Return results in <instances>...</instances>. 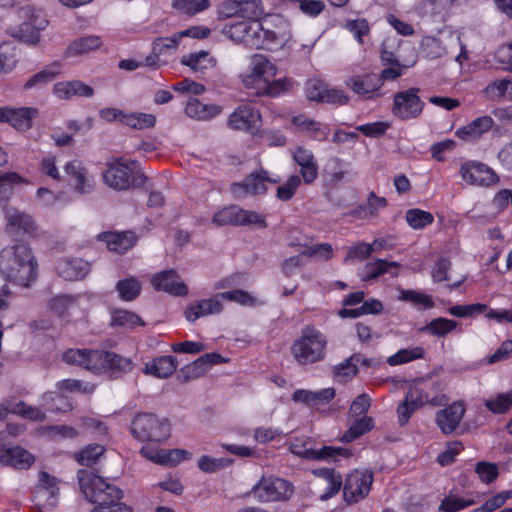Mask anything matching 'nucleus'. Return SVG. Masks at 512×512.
<instances>
[{
	"label": "nucleus",
	"instance_id": "obj_1",
	"mask_svg": "<svg viewBox=\"0 0 512 512\" xmlns=\"http://www.w3.org/2000/svg\"><path fill=\"white\" fill-rule=\"evenodd\" d=\"M77 478L85 499L94 504L90 512H133L132 507L121 502L122 489L109 479L87 470H79Z\"/></svg>",
	"mask_w": 512,
	"mask_h": 512
},
{
	"label": "nucleus",
	"instance_id": "obj_2",
	"mask_svg": "<svg viewBox=\"0 0 512 512\" xmlns=\"http://www.w3.org/2000/svg\"><path fill=\"white\" fill-rule=\"evenodd\" d=\"M68 364L78 365L96 375L119 378L130 372L132 361L114 352L96 349H68L62 356Z\"/></svg>",
	"mask_w": 512,
	"mask_h": 512
},
{
	"label": "nucleus",
	"instance_id": "obj_3",
	"mask_svg": "<svg viewBox=\"0 0 512 512\" xmlns=\"http://www.w3.org/2000/svg\"><path fill=\"white\" fill-rule=\"evenodd\" d=\"M277 72L276 64L268 56L256 53L250 57L248 68L239 75V79L255 94L275 97L288 87L286 79H275Z\"/></svg>",
	"mask_w": 512,
	"mask_h": 512
},
{
	"label": "nucleus",
	"instance_id": "obj_4",
	"mask_svg": "<svg viewBox=\"0 0 512 512\" xmlns=\"http://www.w3.org/2000/svg\"><path fill=\"white\" fill-rule=\"evenodd\" d=\"M0 273L16 285L29 287L38 277V263L29 246L23 243L0 252Z\"/></svg>",
	"mask_w": 512,
	"mask_h": 512
},
{
	"label": "nucleus",
	"instance_id": "obj_5",
	"mask_svg": "<svg viewBox=\"0 0 512 512\" xmlns=\"http://www.w3.org/2000/svg\"><path fill=\"white\" fill-rule=\"evenodd\" d=\"M257 28L254 38L250 39L251 48L279 51L292 47L291 25L281 15H271L263 20H257Z\"/></svg>",
	"mask_w": 512,
	"mask_h": 512
},
{
	"label": "nucleus",
	"instance_id": "obj_6",
	"mask_svg": "<svg viewBox=\"0 0 512 512\" xmlns=\"http://www.w3.org/2000/svg\"><path fill=\"white\" fill-rule=\"evenodd\" d=\"M145 175L141 172L139 165L134 160L124 158L115 159L107 163L103 173L104 183L118 191L128 190L132 187L144 184Z\"/></svg>",
	"mask_w": 512,
	"mask_h": 512
},
{
	"label": "nucleus",
	"instance_id": "obj_7",
	"mask_svg": "<svg viewBox=\"0 0 512 512\" xmlns=\"http://www.w3.org/2000/svg\"><path fill=\"white\" fill-rule=\"evenodd\" d=\"M326 347V336L316 327L307 325L291 346V352L299 364L305 365L323 360Z\"/></svg>",
	"mask_w": 512,
	"mask_h": 512
},
{
	"label": "nucleus",
	"instance_id": "obj_8",
	"mask_svg": "<svg viewBox=\"0 0 512 512\" xmlns=\"http://www.w3.org/2000/svg\"><path fill=\"white\" fill-rule=\"evenodd\" d=\"M131 433L141 441L161 442L169 438L171 427L167 418L144 412L133 418Z\"/></svg>",
	"mask_w": 512,
	"mask_h": 512
},
{
	"label": "nucleus",
	"instance_id": "obj_9",
	"mask_svg": "<svg viewBox=\"0 0 512 512\" xmlns=\"http://www.w3.org/2000/svg\"><path fill=\"white\" fill-rule=\"evenodd\" d=\"M19 16L24 19L23 23L9 27V34L25 43L37 44L40 40V31L44 30L48 24L42 11L32 6H25L19 10Z\"/></svg>",
	"mask_w": 512,
	"mask_h": 512
},
{
	"label": "nucleus",
	"instance_id": "obj_10",
	"mask_svg": "<svg viewBox=\"0 0 512 512\" xmlns=\"http://www.w3.org/2000/svg\"><path fill=\"white\" fill-rule=\"evenodd\" d=\"M449 399L445 394H436L430 396L429 392L419 386H412L406 393L402 403L397 408L399 422L404 425L408 422L411 415L421 408L429 404L433 407H440L447 405Z\"/></svg>",
	"mask_w": 512,
	"mask_h": 512
},
{
	"label": "nucleus",
	"instance_id": "obj_11",
	"mask_svg": "<svg viewBox=\"0 0 512 512\" xmlns=\"http://www.w3.org/2000/svg\"><path fill=\"white\" fill-rule=\"evenodd\" d=\"M212 222L217 226L237 225L254 226L256 228H265L267 226L263 215L252 210H245L236 205L225 207L216 212L213 215Z\"/></svg>",
	"mask_w": 512,
	"mask_h": 512
},
{
	"label": "nucleus",
	"instance_id": "obj_12",
	"mask_svg": "<svg viewBox=\"0 0 512 512\" xmlns=\"http://www.w3.org/2000/svg\"><path fill=\"white\" fill-rule=\"evenodd\" d=\"M253 496L259 502L288 500L293 494L290 482L278 477H263L252 488Z\"/></svg>",
	"mask_w": 512,
	"mask_h": 512
},
{
	"label": "nucleus",
	"instance_id": "obj_13",
	"mask_svg": "<svg viewBox=\"0 0 512 512\" xmlns=\"http://www.w3.org/2000/svg\"><path fill=\"white\" fill-rule=\"evenodd\" d=\"M278 176H270L269 172L263 169L251 172L242 182L234 183L231 192L235 198H243L247 195L264 194L268 184L278 183Z\"/></svg>",
	"mask_w": 512,
	"mask_h": 512
},
{
	"label": "nucleus",
	"instance_id": "obj_14",
	"mask_svg": "<svg viewBox=\"0 0 512 512\" xmlns=\"http://www.w3.org/2000/svg\"><path fill=\"white\" fill-rule=\"evenodd\" d=\"M373 474L369 470H354L347 475L343 485L344 500L348 504L364 499L371 490Z\"/></svg>",
	"mask_w": 512,
	"mask_h": 512
},
{
	"label": "nucleus",
	"instance_id": "obj_15",
	"mask_svg": "<svg viewBox=\"0 0 512 512\" xmlns=\"http://www.w3.org/2000/svg\"><path fill=\"white\" fill-rule=\"evenodd\" d=\"M463 181L472 186L490 187L498 183L499 177L486 164L478 161H466L459 169Z\"/></svg>",
	"mask_w": 512,
	"mask_h": 512
},
{
	"label": "nucleus",
	"instance_id": "obj_16",
	"mask_svg": "<svg viewBox=\"0 0 512 512\" xmlns=\"http://www.w3.org/2000/svg\"><path fill=\"white\" fill-rule=\"evenodd\" d=\"M418 89L410 88L394 95L392 113L402 120L417 118L423 111L424 102L418 96Z\"/></svg>",
	"mask_w": 512,
	"mask_h": 512
},
{
	"label": "nucleus",
	"instance_id": "obj_17",
	"mask_svg": "<svg viewBox=\"0 0 512 512\" xmlns=\"http://www.w3.org/2000/svg\"><path fill=\"white\" fill-rule=\"evenodd\" d=\"M64 173L68 185L75 193L85 195L94 190V177L80 160L73 159L68 161L64 165Z\"/></svg>",
	"mask_w": 512,
	"mask_h": 512
},
{
	"label": "nucleus",
	"instance_id": "obj_18",
	"mask_svg": "<svg viewBox=\"0 0 512 512\" xmlns=\"http://www.w3.org/2000/svg\"><path fill=\"white\" fill-rule=\"evenodd\" d=\"M261 114L254 106L244 104L237 107L229 116L227 125L233 130L254 133L260 126Z\"/></svg>",
	"mask_w": 512,
	"mask_h": 512
},
{
	"label": "nucleus",
	"instance_id": "obj_19",
	"mask_svg": "<svg viewBox=\"0 0 512 512\" xmlns=\"http://www.w3.org/2000/svg\"><path fill=\"white\" fill-rule=\"evenodd\" d=\"M35 457L20 446H11L4 442V433H0V463L16 469H28Z\"/></svg>",
	"mask_w": 512,
	"mask_h": 512
},
{
	"label": "nucleus",
	"instance_id": "obj_20",
	"mask_svg": "<svg viewBox=\"0 0 512 512\" xmlns=\"http://www.w3.org/2000/svg\"><path fill=\"white\" fill-rule=\"evenodd\" d=\"M346 85L364 99H374L381 96V78L375 73L352 76L346 81Z\"/></svg>",
	"mask_w": 512,
	"mask_h": 512
},
{
	"label": "nucleus",
	"instance_id": "obj_21",
	"mask_svg": "<svg viewBox=\"0 0 512 512\" xmlns=\"http://www.w3.org/2000/svg\"><path fill=\"white\" fill-rule=\"evenodd\" d=\"M466 407L463 400H457L439 410L435 416L438 428L444 434H452L461 423Z\"/></svg>",
	"mask_w": 512,
	"mask_h": 512
},
{
	"label": "nucleus",
	"instance_id": "obj_22",
	"mask_svg": "<svg viewBox=\"0 0 512 512\" xmlns=\"http://www.w3.org/2000/svg\"><path fill=\"white\" fill-rule=\"evenodd\" d=\"M58 493L56 478L46 472H41L34 496L36 504L45 509H52L57 505Z\"/></svg>",
	"mask_w": 512,
	"mask_h": 512
},
{
	"label": "nucleus",
	"instance_id": "obj_23",
	"mask_svg": "<svg viewBox=\"0 0 512 512\" xmlns=\"http://www.w3.org/2000/svg\"><path fill=\"white\" fill-rule=\"evenodd\" d=\"M151 284L155 290L174 296H186L188 294L187 285L181 281L174 270H165L155 274L151 279Z\"/></svg>",
	"mask_w": 512,
	"mask_h": 512
},
{
	"label": "nucleus",
	"instance_id": "obj_24",
	"mask_svg": "<svg viewBox=\"0 0 512 512\" xmlns=\"http://www.w3.org/2000/svg\"><path fill=\"white\" fill-rule=\"evenodd\" d=\"M256 29L257 20H241L225 24L221 32L231 41L251 48L250 39L254 38Z\"/></svg>",
	"mask_w": 512,
	"mask_h": 512
},
{
	"label": "nucleus",
	"instance_id": "obj_25",
	"mask_svg": "<svg viewBox=\"0 0 512 512\" xmlns=\"http://www.w3.org/2000/svg\"><path fill=\"white\" fill-rule=\"evenodd\" d=\"M223 310V304L219 294L211 298L196 301L187 306L185 310V317L189 322H195L201 317L208 315L219 314Z\"/></svg>",
	"mask_w": 512,
	"mask_h": 512
},
{
	"label": "nucleus",
	"instance_id": "obj_26",
	"mask_svg": "<svg viewBox=\"0 0 512 512\" xmlns=\"http://www.w3.org/2000/svg\"><path fill=\"white\" fill-rule=\"evenodd\" d=\"M52 93L57 99L70 100L75 96L90 98L94 89L80 80L61 81L54 84Z\"/></svg>",
	"mask_w": 512,
	"mask_h": 512
},
{
	"label": "nucleus",
	"instance_id": "obj_27",
	"mask_svg": "<svg viewBox=\"0 0 512 512\" xmlns=\"http://www.w3.org/2000/svg\"><path fill=\"white\" fill-rule=\"evenodd\" d=\"M292 452L310 460H322L328 463H336L341 459H348L352 456L350 449L333 446H323L320 449H305L303 452L292 450Z\"/></svg>",
	"mask_w": 512,
	"mask_h": 512
},
{
	"label": "nucleus",
	"instance_id": "obj_28",
	"mask_svg": "<svg viewBox=\"0 0 512 512\" xmlns=\"http://www.w3.org/2000/svg\"><path fill=\"white\" fill-rule=\"evenodd\" d=\"M293 159L300 166L304 183L312 184L318 177V165L312 151L297 147L293 152Z\"/></svg>",
	"mask_w": 512,
	"mask_h": 512
},
{
	"label": "nucleus",
	"instance_id": "obj_29",
	"mask_svg": "<svg viewBox=\"0 0 512 512\" xmlns=\"http://www.w3.org/2000/svg\"><path fill=\"white\" fill-rule=\"evenodd\" d=\"M56 270L64 280H81L89 273L90 263L81 258L62 259L57 263Z\"/></svg>",
	"mask_w": 512,
	"mask_h": 512
},
{
	"label": "nucleus",
	"instance_id": "obj_30",
	"mask_svg": "<svg viewBox=\"0 0 512 512\" xmlns=\"http://www.w3.org/2000/svg\"><path fill=\"white\" fill-rule=\"evenodd\" d=\"M493 125V118L488 115H484L472 120L465 126L459 127L455 134L458 138L465 141L477 140L484 133L488 132Z\"/></svg>",
	"mask_w": 512,
	"mask_h": 512
},
{
	"label": "nucleus",
	"instance_id": "obj_31",
	"mask_svg": "<svg viewBox=\"0 0 512 512\" xmlns=\"http://www.w3.org/2000/svg\"><path fill=\"white\" fill-rule=\"evenodd\" d=\"M99 240L107 244L110 251L117 253H124L134 246L136 243V236L131 231L126 232H106L98 235Z\"/></svg>",
	"mask_w": 512,
	"mask_h": 512
},
{
	"label": "nucleus",
	"instance_id": "obj_32",
	"mask_svg": "<svg viewBox=\"0 0 512 512\" xmlns=\"http://www.w3.org/2000/svg\"><path fill=\"white\" fill-rule=\"evenodd\" d=\"M312 474L325 481L326 488L323 494L319 496L321 501H326L334 497L343 485L342 476L334 468H318L312 471Z\"/></svg>",
	"mask_w": 512,
	"mask_h": 512
},
{
	"label": "nucleus",
	"instance_id": "obj_33",
	"mask_svg": "<svg viewBox=\"0 0 512 512\" xmlns=\"http://www.w3.org/2000/svg\"><path fill=\"white\" fill-rule=\"evenodd\" d=\"M178 362L174 356H160L145 364L143 372L156 378L165 379L177 369Z\"/></svg>",
	"mask_w": 512,
	"mask_h": 512
},
{
	"label": "nucleus",
	"instance_id": "obj_34",
	"mask_svg": "<svg viewBox=\"0 0 512 512\" xmlns=\"http://www.w3.org/2000/svg\"><path fill=\"white\" fill-rule=\"evenodd\" d=\"M38 111L31 107L10 108L7 107L5 122L18 131H26L32 126V119Z\"/></svg>",
	"mask_w": 512,
	"mask_h": 512
},
{
	"label": "nucleus",
	"instance_id": "obj_35",
	"mask_svg": "<svg viewBox=\"0 0 512 512\" xmlns=\"http://www.w3.org/2000/svg\"><path fill=\"white\" fill-rule=\"evenodd\" d=\"M221 111L222 109L219 105L205 104L194 97L188 99L185 107L186 115L199 121L210 120L219 115Z\"/></svg>",
	"mask_w": 512,
	"mask_h": 512
},
{
	"label": "nucleus",
	"instance_id": "obj_36",
	"mask_svg": "<svg viewBox=\"0 0 512 512\" xmlns=\"http://www.w3.org/2000/svg\"><path fill=\"white\" fill-rule=\"evenodd\" d=\"M5 219L7 221L8 228L11 230L22 231L29 235L36 232V225L33 218L15 208H5Z\"/></svg>",
	"mask_w": 512,
	"mask_h": 512
},
{
	"label": "nucleus",
	"instance_id": "obj_37",
	"mask_svg": "<svg viewBox=\"0 0 512 512\" xmlns=\"http://www.w3.org/2000/svg\"><path fill=\"white\" fill-rule=\"evenodd\" d=\"M477 503L472 492H467L461 496L454 491H450L440 502L438 510L440 512H459Z\"/></svg>",
	"mask_w": 512,
	"mask_h": 512
},
{
	"label": "nucleus",
	"instance_id": "obj_38",
	"mask_svg": "<svg viewBox=\"0 0 512 512\" xmlns=\"http://www.w3.org/2000/svg\"><path fill=\"white\" fill-rule=\"evenodd\" d=\"M387 206V200L384 197L377 196L375 192H370L366 204L357 207L353 214L359 218L367 219L379 215L380 211Z\"/></svg>",
	"mask_w": 512,
	"mask_h": 512
},
{
	"label": "nucleus",
	"instance_id": "obj_39",
	"mask_svg": "<svg viewBox=\"0 0 512 512\" xmlns=\"http://www.w3.org/2000/svg\"><path fill=\"white\" fill-rule=\"evenodd\" d=\"M111 326L124 330H131L138 326H144L145 322L139 315L125 309H115L111 312Z\"/></svg>",
	"mask_w": 512,
	"mask_h": 512
},
{
	"label": "nucleus",
	"instance_id": "obj_40",
	"mask_svg": "<svg viewBox=\"0 0 512 512\" xmlns=\"http://www.w3.org/2000/svg\"><path fill=\"white\" fill-rule=\"evenodd\" d=\"M292 123L319 141L325 140L329 135V129L326 126H322L306 115L293 117Z\"/></svg>",
	"mask_w": 512,
	"mask_h": 512
},
{
	"label": "nucleus",
	"instance_id": "obj_41",
	"mask_svg": "<svg viewBox=\"0 0 512 512\" xmlns=\"http://www.w3.org/2000/svg\"><path fill=\"white\" fill-rule=\"evenodd\" d=\"M61 73V64L59 62H54L50 65H47L38 73L31 76L24 84V89L30 90L35 87L43 86L49 82H51L54 78H56Z\"/></svg>",
	"mask_w": 512,
	"mask_h": 512
},
{
	"label": "nucleus",
	"instance_id": "obj_42",
	"mask_svg": "<svg viewBox=\"0 0 512 512\" xmlns=\"http://www.w3.org/2000/svg\"><path fill=\"white\" fill-rule=\"evenodd\" d=\"M102 44L99 36H84L74 40L66 49L65 55L67 57L82 55L91 50L99 48Z\"/></svg>",
	"mask_w": 512,
	"mask_h": 512
},
{
	"label": "nucleus",
	"instance_id": "obj_43",
	"mask_svg": "<svg viewBox=\"0 0 512 512\" xmlns=\"http://www.w3.org/2000/svg\"><path fill=\"white\" fill-rule=\"evenodd\" d=\"M181 63L196 72H204L216 65V61L206 51H198L183 56Z\"/></svg>",
	"mask_w": 512,
	"mask_h": 512
},
{
	"label": "nucleus",
	"instance_id": "obj_44",
	"mask_svg": "<svg viewBox=\"0 0 512 512\" xmlns=\"http://www.w3.org/2000/svg\"><path fill=\"white\" fill-rule=\"evenodd\" d=\"M42 403L46 407V411L51 413H66L73 408L72 403L66 396L53 391L43 394Z\"/></svg>",
	"mask_w": 512,
	"mask_h": 512
},
{
	"label": "nucleus",
	"instance_id": "obj_45",
	"mask_svg": "<svg viewBox=\"0 0 512 512\" xmlns=\"http://www.w3.org/2000/svg\"><path fill=\"white\" fill-rule=\"evenodd\" d=\"M81 298L79 296L60 295L51 301V309L59 316H72L80 307Z\"/></svg>",
	"mask_w": 512,
	"mask_h": 512
},
{
	"label": "nucleus",
	"instance_id": "obj_46",
	"mask_svg": "<svg viewBox=\"0 0 512 512\" xmlns=\"http://www.w3.org/2000/svg\"><path fill=\"white\" fill-rule=\"evenodd\" d=\"M458 323L455 320L439 317L431 320L424 327L420 328V332L428 333L436 337H445L456 329Z\"/></svg>",
	"mask_w": 512,
	"mask_h": 512
},
{
	"label": "nucleus",
	"instance_id": "obj_47",
	"mask_svg": "<svg viewBox=\"0 0 512 512\" xmlns=\"http://www.w3.org/2000/svg\"><path fill=\"white\" fill-rule=\"evenodd\" d=\"M383 309L381 301L370 299L357 308H343L339 311L341 318H357L367 314H379Z\"/></svg>",
	"mask_w": 512,
	"mask_h": 512
},
{
	"label": "nucleus",
	"instance_id": "obj_48",
	"mask_svg": "<svg viewBox=\"0 0 512 512\" xmlns=\"http://www.w3.org/2000/svg\"><path fill=\"white\" fill-rule=\"evenodd\" d=\"M373 428V420L370 417L363 416L355 420L349 429L341 436L340 441L343 443H350L361 435L370 431Z\"/></svg>",
	"mask_w": 512,
	"mask_h": 512
},
{
	"label": "nucleus",
	"instance_id": "obj_49",
	"mask_svg": "<svg viewBox=\"0 0 512 512\" xmlns=\"http://www.w3.org/2000/svg\"><path fill=\"white\" fill-rule=\"evenodd\" d=\"M124 125L136 130L153 128L156 125V116L143 112L126 113Z\"/></svg>",
	"mask_w": 512,
	"mask_h": 512
},
{
	"label": "nucleus",
	"instance_id": "obj_50",
	"mask_svg": "<svg viewBox=\"0 0 512 512\" xmlns=\"http://www.w3.org/2000/svg\"><path fill=\"white\" fill-rule=\"evenodd\" d=\"M424 355L425 350L420 346L400 349L395 354L388 357L387 363L390 366L402 365L413 360L422 359Z\"/></svg>",
	"mask_w": 512,
	"mask_h": 512
},
{
	"label": "nucleus",
	"instance_id": "obj_51",
	"mask_svg": "<svg viewBox=\"0 0 512 512\" xmlns=\"http://www.w3.org/2000/svg\"><path fill=\"white\" fill-rule=\"evenodd\" d=\"M116 290L123 301H132L140 294L141 283L134 277L126 278L118 281Z\"/></svg>",
	"mask_w": 512,
	"mask_h": 512
},
{
	"label": "nucleus",
	"instance_id": "obj_52",
	"mask_svg": "<svg viewBox=\"0 0 512 512\" xmlns=\"http://www.w3.org/2000/svg\"><path fill=\"white\" fill-rule=\"evenodd\" d=\"M173 7L189 16L207 10L211 6L210 0H173Z\"/></svg>",
	"mask_w": 512,
	"mask_h": 512
},
{
	"label": "nucleus",
	"instance_id": "obj_53",
	"mask_svg": "<svg viewBox=\"0 0 512 512\" xmlns=\"http://www.w3.org/2000/svg\"><path fill=\"white\" fill-rule=\"evenodd\" d=\"M405 219L408 225L415 230L423 229L434 221L430 212L417 208L409 209L405 214Z\"/></svg>",
	"mask_w": 512,
	"mask_h": 512
},
{
	"label": "nucleus",
	"instance_id": "obj_54",
	"mask_svg": "<svg viewBox=\"0 0 512 512\" xmlns=\"http://www.w3.org/2000/svg\"><path fill=\"white\" fill-rule=\"evenodd\" d=\"M398 266L399 264L397 262H388L382 259L368 262L364 267L363 279L366 281L376 279L383 274L389 273L390 268Z\"/></svg>",
	"mask_w": 512,
	"mask_h": 512
},
{
	"label": "nucleus",
	"instance_id": "obj_55",
	"mask_svg": "<svg viewBox=\"0 0 512 512\" xmlns=\"http://www.w3.org/2000/svg\"><path fill=\"white\" fill-rule=\"evenodd\" d=\"M485 407L493 414H504L512 406V392H505L487 399L484 402Z\"/></svg>",
	"mask_w": 512,
	"mask_h": 512
},
{
	"label": "nucleus",
	"instance_id": "obj_56",
	"mask_svg": "<svg viewBox=\"0 0 512 512\" xmlns=\"http://www.w3.org/2000/svg\"><path fill=\"white\" fill-rule=\"evenodd\" d=\"M9 413L21 415L22 417L32 421H43L46 417V413L40 408L27 405L22 401L13 406L9 405Z\"/></svg>",
	"mask_w": 512,
	"mask_h": 512
},
{
	"label": "nucleus",
	"instance_id": "obj_57",
	"mask_svg": "<svg viewBox=\"0 0 512 512\" xmlns=\"http://www.w3.org/2000/svg\"><path fill=\"white\" fill-rule=\"evenodd\" d=\"M219 297L222 300H227L230 302L237 303L241 306H249L253 307L256 305L257 300L254 296H252L247 291L241 289H233L226 292L218 293Z\"/></svg>",
	"mask_w": 512,
	"mask_h": 512
},
{
	"label": "nucleus",
	"instance_id": "obj_58",
	"mask_svg": "<svg viewBox=\"0 0 512 512\" xmlns=\"http://www.w3.org/2000/svg\"><path fill=\"white\" fill-rule=\"evenodd\" d=\"M24 182L25 180L15 172L0 174V201L7 200L12 195L14 185Z\"/></svg>",
	"mask_w": 512,
	"mask_h": 512
},
{
	"label": "nucleus",
	"instance_id": "obj_59",
	"mask_svg": "<svg viewBox=\"0 0 512 512\" xmlns=\"http://www.w3.org/2000/svg\"><path fill=\"white\" fill-rule=\"evenodd\" d=\"M232 463L233 460L229 458H213L204 455L198 460V467L205 473H213L230 466Z\"/></svg>",
	"mask_w": 512,
	"mask_h": 512
},
{
	"label": "nucleus",
	"instance_id": "obj_60",
	"mask_svg": "<svg viewBox=\"0 0 512 512\" xmlns=\"http://www.w3.org/2000/svg\"><path fill=\"white\" fill-rule=\"evenodd\" d=\"M360 355H353L349 359L340 363L334 368V373L342 381H346L354 377L357 372V363L360 361Z\"/></svg>",
	"mask_w": 512,
	"mask_h": 512
},
{
	"label": "nucleus",
	"instance_id": "obj_61",
	"mask_svg": "<svg viewBox=\"0 0 512 512\" xmlns=\"http://www.w3.org/2000/svg\"><path fill=\"white\" fill-rule=\"evenodd\" d=\"M475 473L482 483L490 484L497 479L499 470L495 463L479 461L475 465Z\"/></svg>",
	"mask_w": 512,
	"mask_h": 512
},
{
	"label": "nucleus",
	"instance_id": "obj_62",
	"mask_svg": "<svg viewBox=\"0 0 512 512\" xmlns=\"http://www.w3.org/2000/svg\"><path fill=\"white\" fill-rule=\"evenodd\" d=\"M104 451V446L100 444H90L77 454L76 459L81 465L91 466L103 455Z\"/></svg>",
	"mask_w": 512,
	"mask_h": 512
},
{
	"label": "nucleus",
	"instance_id": "obj_63",
	"mask_svg": "<svg viewBox=\"0 0 512 512\" xmlns=\"http://www.w3.org/2000/svg\"><path fill=\"white\" fill-rule=\"evenodd\" d=\"M510 86L511 81L508 79L495 80L484 88L483 95L488 100H497L506 94Z\"/></svg>",
	"mask_w": 512,
	"mask_h": 512
},
{
	"label": "nucleus",
	"instance_id": "obj_64",
	"mask_svg": "<svg viewBox=\"0 0 512 512\" xmlns=\"http://www.w3.org/2000/svg\"><path fill=\"white\" fill-rule=\"evenodd\" d=\"M241 15L244 18L259 20L264 14V6L261 0L240 1Z\"/></svg>",
	"mask_w": 512,
	"mask_h": 512
}]
</instances>
